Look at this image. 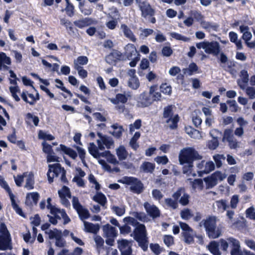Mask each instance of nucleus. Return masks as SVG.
I'll return each instance as SVG.
<instances>
[{
	"mask_svg": "<svg viewBox=\"0 0 255 255\" xmlns=\"http://www.w3.org/2000/svg\"><path fill=\"white\" fill-rule=\"evenodd\" d=\"M135 228L133 231V239L136 241L138 246L144 251L148 250V240L146 227L144 224L136 221L134 224Z\"/></svg>",
	"mask_w": 255,
	"mask_h": 255,
	"instance_id": "nucleus-1",
	"label": "nucleus"
},
{
	"mask_svg": "<svg viewBox=\"0 0 255 255\" xmlns=\"http://www.w3.org/2000/svg\"><path fill=\"white\" fill-rule=\"evenodd\" d=\"M217 218L215 216H209L206 220H203L200 223V226L203 224L206 234L210 239H216L221 235V231L217 228Z\"/></svg>",
	"mask_w": 255,
	"mask_h": 255,
	"instance_id": "nucleus-2",
	"label": "nucleus"
},
{
	"mask_svg": "<svg viewBox=\"0 0 255 255\" xmlns=\"http://www.w3.org/2000/svg\"><path fill=\"white\" fill-rule=\"evenodd\" d=\"M202 156L193 147H188L180 151L179 155L180 164L184 165L186 163H193L195 160H200Z\"/></svg>",
	"mask_w": 255,
	"mask_h": 255,
	"instance_id": "nucleus-3",
	"label": "nucleus"
},
{
	"mask_svg": "<svg viewBox=\"0 0 255 255\" xmlns=\"http://www.w3.org/2000/svg\"><path fill=\"white\" fill-rule=\"evenodd\" d=\"M161 94L160 92L150 95L147 92L141 93L137 99V106L139 108H146L151 106L154 102L161 100Z\"/></svg>",
	"mask_w": 255,
	"mask_h": 255,
	"instance_id": "nucleus-4",
	"label": "nucleus"
},
{
	"mask_svg": "<svg viewBox=\"0 0 255 255\" xmlns=\"http://www.w3.org/2000/svg\"><path fill=\"white\" fill-rule=\"evenodd\" d=\"M205 53L208 54H213L214 56H218L220 54V61L222 63H226L228 61L227 55L223 52H220V45L217 41H207Z\"/></svg>",
	"mask_w": 255,
	"mask_h": 255,
	"instance_id": "nucleus-5",
	"label": "nucleus"
},
{
	"mask_svg": "<svg viewBox=\"0 0 255 255\" xmlns=\"http://www.w3.org/2000/svg\"><path fill=\"white\" fill-rule=\"evenodd\" d=\"M119 182L127 185H131L130 190L137 194L142 193L144 190V186L141 181L134 177L125 176L123 181L119 180Z\"/></svg>",
	"mask_w": 255,
	"mask_h": 255,
	"instance_id": "nucleus-6",
	"label": "nucleus"
},
{
	"mask_svg": "<svg viewBox=\"0 0 255 255\" xmlns=\"http://www.w3.org/2000/svg\"><path fill=\"white\" fill-rule=\"evenodd\" d=\"M226 177L225 174L222 173L221 171H216L211 175L205 177L203 180L206 183V188H212L217 184L218 180L222 181Z\"/></svg>",
	"mask_w": 255,
	"mask_h": 255,
	"instance_id": "nucleus-7",
	"label": "nucleus"
},
{
	"mask_svg": "<svg viewBox=\"0 0 255 255\" xmlns=\"http://www.w3.org/2000/svg\"><path fill=\"white\" fill-rule=\"evenodd\" d=\"M139 9L141 11V17L145 19H148L151 23L154 24L156 22V18L154 17L155 10L148 2L141 6Z\"/></svg>",
	"mask_w": 255,
	"mask_h": 255,
	"instance_id": "nucleus-8",
	"label": "nucleus"
},
{
	"mask_svg": "<svg viewBox=\"0 0 255 255\" xmlns=\"http://www.w3.org/2000/svg\"><path fill=\"white\" fill-rule=\"evenodd\" d=\"M48 170L47 173L48 180L49 183L53 182L54 176L57 177L61 173L64 168L62 167L60 163H54L48 165Z\"/></svg>",
	"mask_w": 255,
	"mask_h": 255,
	"instance_id": "nucleus-9",
	"label": "nucleus"
},
{
	"mask_svg": "<svg viewBox=\"0 0 255 255\" xmlns=\"http://www.w3.org/2000/svg\"><path fill=\"white\" fill-rule=\"evenodd\" d=\"M106 62L110 64L116 65L118 62L125 61L123 53L119 50L113 49L112 51L105 57Z\"/></svg>",
	"mask_w": 255,
	"mask_h": 255,
	"instance_id": "nucleus-10",
	"label": "nucleus"
},
{
	"mask_svg": "<svg viewBox=\"0 0 255 255\" xmlns=\"http://www.w3.org/2000/svg\"><path fill=\"white\" fill-rule=\"evenodd\" d=\"M143 206L148 215L152 219H155L160 216V211L155 205H150L148 202H146L144 203Z\"/></svg>",
	"mask_w": 255,
	"mask_h": 255,
	"instance_id": "nucleus-11",
	"label": "nucleus"
},
{
	"mask_svg": "<svg viewBox=\"0 0 255 255\" xmlns=\"http://www.w3.org/2000/svg\"><path fill=\"white\" fill-rule=\"evenodd\" d=\"M4 189L8 192L9 196L11 202V206L16 213L22 217H25V215L23 212L21 208L19 207L15 200V197L11 191V190L7 184L4 186Z\"/></svg>",
	"mask_w": 255,
	"mask_h": 255,
	"instance_id": "nucleus-12",
	"label": "nucleus"
},
{
	"mask_svg": "<svg viewBox=\"0 0 255 255\" xmlns=\"http://www.w3.org/2000/svg\"><path fill=\"white\" fill-rule=\"evenodd\" d=\"M230 246L232 248L231 251V255H243L242 251L240 249V245L239 241L233 238L230 237L228 239Z\"/></svg>",
	"mask_w": 255,
	"mask_h": 255,
	"instance_id": "nucleus-13",
	"label": "nucleus"
},
{
	"mask_svg": "<svg viewBox=\"0 0 255 255\" xmlns=\"http://www.w3.org/2000/svg\"><path fill=\"white\" fill-rule=\"evenodd\" d=\"M136 53L138 52L134 44L128 43L125 47V52L123 53V55L126 61L132 59L133 55Z\"/></svg>",
	"mask_w": 255,
	"mask_h": 255,
	"instance_id": "nucleus-14",
	"label": "nucleus"
},
{
	"mask_svg": "<svg viewBox=\"0 0 255 255\" xmlns=\"http://www.w3.org/2000/svg\"><path fill=\"white\" fill-rule=\"evenodd\" d=\"M97 21L90 17H85L74 21V24L79 28H83L92 24H95Z\"/></svg>",
	"mask_w": 255,
	"mask_h": 255,
	"instance_id": "nucleus-15",
	"label": "nucleus"
},
{
	"mask_svg": "<svg viewBox=\"0 0 255 255\" xmlns=\"http://www.w3.org/2000/svg\"><path fill=\"white\" fill-rule=\"evenodd\" d=\"M222 134V132L217 129H213L210 132V135L212 137L213 139L208 142V147L210 149L214 150L216 149L219 146V141L217 137H215V134Z\"/></svg>",
	"mask_w": 255,
	"mask_h": 255,
	"instance_id": "nucleus-16",
	"label": "nucleus"
},
{
	"mask_svg": "<svg viewBox=\"0 0 255 255\" xmlns=\"http://www.w3.org/2000/svg\"><path fill=\"white\" fill-rule=\"evenodd\" d=\"M56 151H61L65 154L68 155L73 159H75L78 156L77 153L74 149L66 146L64 144H60L59 147L56 148Z\"/></svg>",
	"mask_w": 255,
	"mask_h": 255,
	"instance_id": "nucleus-17",
	"label": "nucleus"
},
{
	"mask_svg": "<svg viewBox=\"0 0 255 255\" xmlns=\"http://www.w3.org/2000/svg\"><path fill=\"white\" fill-rule=\"evenodd\" d=\"M240 76L241 79H238L237 83L238 86L242 89H244L249 82V74L248 71L246 70H242L240 72Z\"/></svg>",
	"mask_w": 255,
	"mask_h": 255,
	"instance_id": "nucleus-18",
	"label": "nucleus"
},
{
	"mask_svg": "<svg viewBox=\"0 0 255 255\" xmlns=\"http://www.w3.org/2000/svg\"><path fill=\"white\" fill-rule=\"evenodd\" d=\"M11 237L0 236V250L5 251L11 249Z\"/></svg>",
	"mask_w": 255,
	"mask_h": 255,
	"instance_id": "nucleus-19",
	"label": "nucleus"
},
{
	"mask_svg": "<svg viewBox=\"0 0 255 255\" xmlns=\"http://www.w3.org/2000/svg\"><path fill=\"white\" fill-rule=\"evenodd\" d=\"M103 230L104 234L107 238H115L117 236V230L115 227L110 225L109 224L103 226Z\"/></svg>",
	"mask_w": 255,
	"mask_h": 255,
	"instance_id": "nucleus-20",
	"label": "nucleus"
},
{
	"mask_svg": "<svg viewBox=\"0 0 255 255\" xmlns=\"http://www.w3.org/2000/svg\"><path fill=\"white\" fill-rule=\"evenodd\" d=\"M121 28L124 33L125 37L128 38L132 42H135L136 38L133 34L131 29L126 24H122L121 25Z\"/></svg>",
	"mask_w": 255,
	"mask_h": 255,
	"instance_id": "nucleus-21",
	"label": "nucleus"
},
{
	"mask_svg": "<svg viewBox=\"0 0 255 255\" xmlns=\"http://www.w3.org/2000/svg\"><path fill=\"white\" fill-rule=\"evenodd\" d=\"M85 231L87 233L96 234L100 230V226L98 224H94L88 222H84Z\"/></svg>",
	"mask_w": 255,
	"mask_h": 255,
	"instance_id": "nucleus-22",
	"label": "nucleus"
},
{
	"mask_svg": "<svg viewBox=\"0 0 255 255\" xmlns=\"http://www.w3.org/2000/svg\"><path fill=\"white\" fill-rule=\"evenodd\" d=\"M215 169V165L213 161H209L205 163V168L204 170H201L198 171V176L202 177L204 174H208Z\"/></svg>",
	"mask_w": 255,
	"mask_h": 255,
	"instance_id": "nucleus-23",
	"label": "nucleus"
},
{
	"mask_svg": "<svg viewBox=\"0 0 255 255\" xmlns=\"http://www.w3.org/2000/svg\"><path fill=\"white\" fill-rule=\"evenodd\" d=\"M128 98L125 94L118 93L116 94V98L111 100V102L114 105H117L120 103L125 104L127 102Z\"/></svg>",
	"mask_w": 255,
	"mask_h": 255,
	"instance_id": "nucleus-24",
	"label": "nucleus"
},
{
	"mask_svg": "<svg viewBox=\"0 0 255 255\" xmlns=\"http://www.w3.org/2000/svg\"><path fill=\"white\" fill-rule=\"evenodd\" d=\"M93 200L104 207L107 203L106 196L102 192H98L93 198Z\"/></svg>",
	"mask_w": 255,
	"mask_h": 255,
	"instance_id": "nucleus-25",
	"label": "nucleus"
},
{
	"mask_svg": "<svg viewBox=\"0 0 255 255\" xmlns=\"http://www.w3.org/2000/svg\"><path fill=\"white\" fill-rule=\"evenodd\" d=\"M155 164L148 162L144 161L141 165V169L146 173H152L155 169Z\"/></svg>",
	"mask_w": 255,
	"mask_h": 255,
	"instance_id": "nucleus-26",
	"label": "nucleus"
},
{
	"mask_svg": "<svg viewBox=\"0 0 255 255\" xmlns=\"http://www.w3.org/2000/svg\"><path fill=\"white\" fill-rule=\"evenodd\" d=\"M208 250L213 255H221L219 249V244L216 241H212L208 246Z\"/></svg>",
	"mask_w": 255,
	"mask_h": 255,
	"instance_id": "nucleus-27",
	"label": "nucleus"
},
{
	"mask_svg": "<svg viewBox=\"0 0 255 255\" xmlns=\"http://www.w3.org/2000/svg\"><path fill=\"white\" fill-rule=\"evenodd\" d=\"M111 127L114 129L112 132L113 136L117 138H120L122 135L124 128L122 126H119L118 124H113Z\"/></svg>",
	"mask_w": 255,
	"mask_h": 255,
	"instance_id": "nucleus-28",
	"label": "nucleus"
},
{
	"mask_svg": "<svg viewBox=\"0 0 255 255\" xmlns=\"http://www.w3.org/2000/svg\"><path fill=\"white\" fill-rule=\"evenodd\" d=\"M179 117L178 115H175L173 117H171L167 119L166 123H169L170 122L171 124L169 125V128L171 129H175L178 127V123L179 121Z\"/></svg>",
	"mask_w": 255,
	"mask_h": 255,
	"instance_id": "nucleus-29",
	"label": "nucleus"
},
{
	"mask_svg": "<svg viewBox=\"0 0 255 255\" xmlns=\"http://www.w3.org/2000/svg\"><path fill=\"white\" fill-rule=\"evenodd\" d=\"M66 1V7L64 10L67 15L69 17H72L75 14V7L74 5L70 1V0H65Z\"/></svg>",
	"mask_w": 255,
	"mask_h": 255,
	"instance_id": "nucleus-30",
	"label": "nucleus"
},
{
	"mask_svg": "<svg viewBox=\"0 0 255 255\" xmlns=\"http://www.w3.org/2000/svg\"><path fill=\"white\" fill-rule=\"evenodd\" d=\"M140 85L139 81L136 76L130 77L128 81V86L133 90L137 89Z\"/></svg>",
	"mask_w": 255,
	"mask_h": 255,
	"instance_id": "nucleus-31",
	"label": "nucleus"
},
{
	"mask_svg": "<svg viewBox=\"0 0 255 255\" xmlns=\"http://www.w3.org/2000/svg\"><path fill=\"white\" fill-rule=\"evenodd\" d=\"M200 24L204 29L206 30L212 29L215 31H217L219 27V25L216 23L212 24L209 21H206L203 20L200 21Z\"/></svg>",
	"mask_w": 255,
	"mask_h": 255,
	"instance_id": "nucleus-32",
	"label": "nucleus"
},
{
	"mask_svg": "<svg viewBox=\"0 0 255 255\" xmlns=\"http://www.w3.org/2000/svg\"><path fill=\"white\" fill-rule=\"evenodd\" d=\"M73 147L77 150L78 153L79 157L80 159H81L82 162L84 165H86V163L85 158H86V152L84 148L81 147L80 146L76 145H74L73 146Z\"/></svg>",
	"mask_w": 255,
	"mask_h": 255,
	"instance_id": "nucleus-33",
	"label": "nucleus"
},
{
	"mask_svg": "<svg viewBox=\"0 0 255 255\" xmlns=\"http://www.w3.org/2000/svg\"><path fill=\"white\" fill-rule=\"evenodd\" d=\"M69 251L67 249H63L59 253V255H81L83 253V250L80 247H76L72 253H68Z\"/></svg>",
	"mask_w": 255,
	"mask_h": 255,
	"instance_id": "nucleus-34",
	"label": "nucleus"
},
{
	"mask_svg": "<svg viewBox=\"0 0 255 255\" xmlns=\"http://www.w3.org/2000/svg\"><path fill=\"white\" fill-rule=\"evenodd\" d=\"M88 151L89 153L95 158H98L99 150L97 146L94 142H90L89 144Z\"/></svg>",
	"mask_w": 255,
	"mask_h": 255,
	"instance_id": "nucleus-35",
	"label": "nucleus"
},
{
	"mask_svg": "<svg viewBox=\"0 0 255 255\" xmlns=\"http://www.w3.org/2000/svg\"><path fill=\"white\" fill-rule=\"evenodd\" d=\"M117 154L120 160H125L128 156V152L124 146L121 145L117 149Z\"/></svg>",
	"mask_w": 255,
	"mask_h": 255,
	"instance_id": "nucleus-36",
	"label": "nucleus"
},
{
	"mask_svg": "<svg viewBox=\"0 0 255 255\" xmlns=\"http://www.w3.org/2000/svg\"><path fill=\"white\" fill-rule=\"evenodd\" d=\"M58 193L60 198L63 197H68L69 198H71L70 189L66 186H63L62 189L58 191Z\"/></svg>",
	"mask_w": 255,
	"mask_h": 255,
	"instance_id": "nucleus-37",
	"label": "nucleus"
},
{
	"mask_svg": "<svg viewBox=\"0 0 255 255\" xmlns=\"http://www.w3.org/2000/svg\"><path fill=\"white\" fill-rule=\"evenodd\" d=\"M88 58L86 56H78L76 60L74 61L75 67L86 65L88 63Z\"/></svg>",
	"mask_w": 255,
	"mask_h": 255,
	"instance_id": "nucleus-38",
	"label": "nucleus"
},
{
	"mask_svg": "<svg viewBox=\"0 0 255 255\" xmlns=\"http://www.w3.org/2000/svg\"><path fill=\"white\" fill-rule=\"evenodd\" d=\"M173 107L172 105H168L164 108L163 117L165 119H168L173 116Z\"/></svg>",
	"mask_w": 255,
	"mask_h": 255,
	"instance_id": "nucleus-39",
	"label": "nucleus"
},
{
	"mask_svg": "<svg viewBox=\"0 0 255 255\" xmlns=\"http://www.w3.org/2000/svg\"><path fill=\"white\" fill-rule=\"evenodd\" d=\"M189 14L192 17L193 16L194 19H195L197 21L200 22L204 18V16L202 13L198 10H190Z\"/></svg>",
	"mask_w": 255,
	"mask_h": 255,
	"instance_id": "nucleus-40",
	"label": "nucleus"
},
{
	"mask_svg": "<svg viewBox=\"0 0 255 255\" xmlns=\"http://www.w3.org/2000/svg\"><path fill=\"white\" fill-rule=\"evenodd\" d=\"M160 91L165 95L170 96L172 93V88L166 83H162L160 86Z\"/></svg>",
	"mask_w": 255,
	"mask_h": 255,
	"instance_id": "nucleus-41",
	"label": "nucleus"
},
{
	"mask_svg": "<svg viewBox=\"0 0 255 255\" xmlns=\"http://www.w3.org/2000/svg\"><path fill=\"white\" fill-rule=\"evenodd\" d=\"M55 246L59 248H63L66 245V242L62 237V232L59 233V235L55 239Z\"/></svg>",
	"mask_w": 255,
	"mask_h": 255,
	"instance_id": "nucleus-42",
	"label": "nucleus"
},
{
	"mask_svg": "<svg viewBox=\"0 0 255 255\" xmlns=\"http://www.w3.org/2000/svg\"><path fill=\"white\" fill-rule=\"evenodd\" d=\"M165 203L169 208L173 209H176L178 206V203L174 199L170 198H165L164 200Z\"/></svg>",
	"mask_w": 255,
	"mask_h": 255,
	"instance_id": "nucleus-43",
	"label": "nucleus"
},
{
	"mask_svg": "<svg viewBox=\"0 0 255 255\" xmlns=\"http://www.w3.org/2000/svg\"><path fill=\"white\" fill-rule=\"evenodd\" d=\"M186 164L187 165L184 164L182 167V172L183 174L189 176L193 171V163H186Z\"/></svg>",
	"mask_w": 255,
	"mask_h": 255,
	"instance_id": "nucleus-44",
	"label": "nucleus"
},
{
	"mask_svg": "<svg viewBox=\"0 0 255 255\" xmlns=\"http://www.w3.org/2000/svg\"><path fill=\"white\" fill-rule=\"evenodd\" d=\"M118 25V20L117 18H112V19L109 20L107 21L106 23V27L110 29L114 30L115 29Z\"/></svg>",
	"mask_w": 255,
	"mask_h": 255,
	"instance_id": "nucleus-45",
	"label": "nucleus"
},
{
	"mask_svg": "<svg viewBox=\"0 0 255 255\" xmlns=\"http://www.w3.org/2000/svg\"><path fill=\"white\" fill-rule=\"evenodd\" d=\"M234 137L233 130L231 128H227L224 130L222 140L224 141L226 140L228 141Z\"/></svg>",
	"mask_w": 255,
	"mask_h": 255,
	"instance_id": "nucleus-46",
	"label": "nucleus"
},
{
	"mask_svg": "<svg viewBox=\"0 0 255 255\" xmlns=\"http://www.w3.org/2000/svg\"><path fill=\"white\" fill-rule=\"evenodd\" d=\"M216 205L218 209H222L223 211H224L229 208V206L227 204V201L224 199H221L216 201Z\"/></svg>",
	"mask_w": 255,
	"mask_h": 255,
	"instance_id": "nucleus-47",
	"label": "nucleus"
},
{
	"mask_svg": "<svg viewBox=\"0 0 255 255\" xmlns=\"http://www.w3.org/2000/svg\"><path fill=\"white\" fill-rule=\"evenodd\" d=\"M34 181L33 175H29L26 179L25 187L28 190L33 189L34 188Z\"/></svg>",
	"mask_w": 255,
	"mask_h": 255,
	"instance_id": "nucleus-48",
	"label": "nucleus"
},
{
	"mask_svg": "<svg viewBox=\"0 0 255 255\" xmlns=\"http://www.w3.org/2000/svg\"><path fill=\"white\" fill-rule=\"evenodd\" d=\"M191 232H183L182 236L184 237L185 243L190 244L194 242L193 236L191 235Z\"/></svg>",
	"mask_w": 255,
	"mask_h": 255,
	"instance_id": "nucleus-49",
	"label": "nucleus"
},
{
	"mask_svg": "<svg viewBox=\"0 0 255 255\" xmlns=\"http://www.w3.org/2000/svg\"><path fill=\"white\" fill-rule=\"evenodd\" d=\"M141 126V121L140 119H137L135 121L133 124L129 125V132L132 133L135 129H138Z\"/></svg>",
	"mask_w": 255,
	"mask_h": 255,
	"instance_id": "nucleus-50",
	"label": "nucleus"
},
{
	"mask_svg": "<svg viewBox=\"0 0 255 255\" xmlns=\"http://www.w3.org/2000/svg\"><path fill=\"white\" fill-rule=\"evenodd\" d=\"M192 186L194 189L198 188L201 190H203L204 185L202 179L200 178L194 179L192 182Z\"/></svg>",
	"mask_w": 255,
	"mask_h": 255,
	"instance_id": "nucleus-51",
	"label": "nucleus"
},
{
	"mask_svg": "<svg viewBox=\"0 0 255 255\" xmlns=\"http://www.w3.org/2000/svg\"><path fill=\"white\" fill-rule=\"evenodd\" d=\"M77 213L81 219H87L90 217L89 211L83 207L78 211Z\"/></svg>",
	"mask_w": 255,
	"mask_h": 255,
	"instance_id": "nucleus-52",
	"label": "nucleus"
},
{
	"mask_svg": "<svg viewBox=\"0 0 255 255\" xmlns=\"http://www.w3.org/2000/svg\"><path fill=\"white\" fill-rule=\"evenodd\" d=\"M42 150L44 153H45L47 154H51V153H54L52 146L50 144L47 143L45 141H43L42 143Z\"/></svg>",
	"mask_w": 255,
	"mask_h": 255,
	"instance_id": "nucleus-53",
	"label": "nucleus"
},
{
	"mask_svg": "<svg viewBox=\"0 0 255 255\" xmlns=\"http://www.w3.org/2000/svg\"><path fill=\"white\" fill-rule=\"evenodd\" d=\"M111 209L118 216H122L125 213V209L124 207L113 206L111 207Z\"/></svg>",
	"mask_w": 255,
	"mask_h": 255,
	"instance_id": "nucleus-54",
	"label": "nucleus"
},
{
	"mask_svg": "<svg viewBox=\"0 0 255 255\" xmlns=\"http://www.w3.org/2000/svg\"><path fill=\"white\" fill-rule=\"evenodd\" d=\"M55 231L50 230L48 231H45V233L48 235V238L50 240L56 239L57 237L59 235V233L61 232V231L58 230L56 229H55Z\"/></svg>",
	"mask_w": 255,
	"mask_h": 255,
	"instance_id": "nucleus-55",
	"label": "nucleus"
},
{
	"mask_svg": "<svg viewBox=\"0 0 255 255\" xmlns=\"http://www.w3.org/2000/svg\"><path fill=\"white\" fill-rule=\"evenodd\" d=\"M0 233L1 234V236L10 237V233L4 223H1L0 224Z\"/></svg>",
	"mask_w": 255,
	"mask_h": 255,
	"instance_id": "nucleus-56",
	"label": "nucleus"
},
{
	"mask_svg": "<svg viewBox=\"0 0 255 255\" xmlns=\"http://www.w3.org/2000/svg\"><path fill=\"white\" fill-rule=\"evenodd\" d=\"M134 217L138 220L142 222H145L147 221V216L144 212H135L133 213Z\"/></svg>",
	"mask_w": 255,
	"mask_h": 255,
	"instance_id": "nucleus-57",
	"label": "nucleus"
},
{
	"mask_svg": "<svg viewBox=\"0 0 255 255\" xmlns=\"http://www.w3.org/2000/svg\"><path fill=\"white\" fill-rule=\"evenodd\" d=\"M149 247L155 255H159L161 252L160 247L158 244L151 243L150 244Z\"/></svg>",
	"mask_w": 255,
	"mask_h": 255,
	"instance_id": "nucleus-58",
	"label": "nucleus"
},
{
	"mask_svg": "<svg viewBox=\"0 0 255 255\" xmlns=\"http://www.w3.org/2000/svg\"><path fill=\"white\" fill-rule=\"evenodd\" d=\"M75 68L77 70L79 76L82 79H85L87 77L88 72L84 69L82 66H77Z\"/></svg>",
	"mask_w": 255,
	"mask_h": 255,
	"instance_id": "nucleus-59",
	"label": "nucleus"
},
{
	"mask_svg": "<svg viewBox=\"0 0 255 255\" xmlns=\"http://www.w3.org/2000/svg\"><path fill=\"white\" fill-rule=\"evenodd\" d=\"M39 138L41 139H43L47 140H52L55 139L54 136L50 134H47L45 132L40 130L38 134Z\"/></svg>",
	"mask_w": 255,
	"mask_h": 255,
	"instance_id": "nucleus-60",
	"label": "nucleus"
},
{
	"mask_svg": "<svg viewBox=\"0 0 255 255\" xmlns=\"http://www.w3.org/2000/svg\"><path fill=\"white\" fill-rule=\"evenodd\" d=\"M119 228L120 233L123 235H127L130 233L131 231V227L127 224L122 226H120Z\"/></svg>",
	"mask_w": 255,
	"mask_h": 255,
	"instance_id": "nucleus-61",
	"label": "nucleus"
},
{
	"mask_svg": "<svg viewBox=\"0 0 255 255\" xmlns=\"http://www.w3.org/2000/svg\"><path fill=\"white\" fill-rule=\"evenodd\" d=\"M102 141L108 149H110L111 146L114 144V141L113 139L111 137L107 136L106 137H103V139H102Z\"/></svg>",
	"mask_w": 255,
	"mask_h": 255,
	"instance_id": "nucleus-62",
	"label": "nucleus"
},
{
	"mask_svg": "<svg viewBox=\"0 0 255 255\" xmlns=\"http://www.w3.org/2000/svg\"><path fill=\"white\" fill-rule=\"evenodd\" d=\"M161 52L164 56L169 57L172 54L173 50L171 47L165 46L162 48Z\"/></svg>",
	"mask_w": 255,
	"mask_h": 255,
	"instance_id": "nucleus-63",
	"label": "nucleus"
},
{
	"mask_svg": "<svg viewBox=\"0 0 255 255\" xmlns=\"http://www.w3.org/2000/svg\"><path fill=\"white\" fill-rule=\"evenodd\" d=\"M247 216L252 220H255V209L253 207L247 209L246 211Z\"/></svg>",
	"mask_w": 255,
	"mask_h": 255,
	"instance_id": "nucleus-64",
	"label": "nucleus"
}]
</instances>
